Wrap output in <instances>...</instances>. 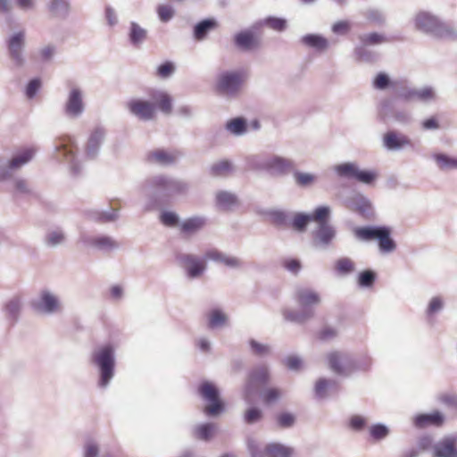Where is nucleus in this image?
I'll return each instance as SVG.
<instances>
[{
	"instance_id": "nucleus-23",
	"label": "nucleus",
	"mask_w": 457,
	"mask_h": 457,
	"mask_svg": "<svg viewBox=\"0 0 457 457\" xmlns=\"http://www.w3.org/2000/svg\"><path fill=\"white\" fill-rule=\"evenodd\" d=\"M218 27V23L213 19H206L197 23L194 29V36L197 40H203L212 29Z\"/></svg>"
},
{
	"instance_id": "nucleus-35",
	"label": "nucleus",
	"mask_w": 457,
	"mask_h": 457,
	"mask_svg": "<svg viewBox=\"0 0 457 457\" xmlns=\"http://www.w3.org/2000/svg\"><path fill=\"white\" fill-rule=\"evenodd\" d=\"M359 40L361 42V45L364 46H377L383 44L386 41L384 35L376 32L370 34H361L359 36Z\"/></svg>"
},
{
	"instance_id": "nucleus-32",
	"label": "nucleus",
	"mask_w": 457,
	"mask_h": 457,
	"mask_svg": "<svg viewBox=\"0 0 457 457\" xmlns=\"http://www.w3.org/2000/svg\"><path fill=\"white\" fill-rule=\"evenodd\" d=\"M35 154V149L27 148L21 154L13 157L9 162V168L17 169L29 162Z\"/></svg>"
},
{
	"instance_id": "nucleus-25",
	"label": "nucleus",
	"mask_w": 457,
	"mask_h": 457,
	"mask_svg": "<svg viewBox=\"0 0 457 457\" xmlns=\"http://www.w3.org/2000/svg\"><path fill=\"white\" fill-rule=\"evenodd\" d=\"M433 159L441 170H457V158L445 154H435Z\"/></svg>"
},
{
	"instance_id": "nucleus-28",
	"label": "nucleus",
	"mask_w": 457,
	"mask_h": 457,
	"mask_svg": "<svg viewBox=\"0 0 457 457\" xmlns=\"http://www.w3.org/2000/svg\"><path fill=\"white\" fill-rule=\"evenodd\" d=\"M444 417L440 412H434L431 414L420 415L415 419V425L417 427H425L428 424L441 425Z\"/></svg>"
},
{
	"instance_id": "nucleus-64",
	"label": "nucleus",
	"mask_w": 457,
	"mask_h": 457,
	"mask_svg": "<svg viewBox=\"0 0 457 457\" xmlns=\"http://www.w3.org/2000/svg\"><path fill=\"white\" fill-rule=\"evenodd\" d=\"M21 308V303L18 299H12L5 306L7 313L12 317L15 318L18 314Z\"/></svg>"
},
{
	"instance_id": "nucleus-58",
	"label": "nucleus",
	"mask_w": 457,
	"mask_h": 457,
	"mask_svg": "<svg viewBox=\"0 0 457 457\" xmlns=\"http://www.w3.org/2000/svg\"><path fill=\"white\" fill-rule=\"evenodd\" d=\"M420 101L428 102L435 99V92L432 87H426L417 89V97Z\"/></svg>"
},
{
	"instance_id": "nucleus-55",
	"label": "nucleus",
	"mask_w": 457,
	"mask_h": 457,
	"mask_svg": "<svg viewBox=\"0 0 457 457\" xmlns=\"http://www.w3.org/2000/svg\"><path fill=\"white\" fill-rule=\"evenodd\" d=\"M303 361L298 355H289L287 356V369L299 371L303 368Z\"/></svg>"
},
{
	"instance_id": "nucleus-40",
	"label": "nucleus",
	"mask_w": 457,
	"mask_h": 457,
	"mask_svg": "<svg viewBox=\"0 0 457 457\" xmlns=\"http://www.w3.org/2000/svg\"><path fill=\"white\" fill-rule=\"evenodd\" d=\"M217 204L224 209H228L237 204L234 195L228 192H219L216 195Z\"/></svg>"
},
{
	"instance_id": "nucleus-16",
	"label": "nucleus",
	"mask_w": 457,
	"mask_h": 457,
	"mask_svg": "<svg viewBox=\"0 0 457 457\" xmlns=\"http://www.w3.org/2000/svg\"><path fill=\"white\" fill-rule=\"evenodd\" d=\"M348 206L354 211H357L364 217H369L372 212V206L370 201L361 194L354 195L349 201Z\"/></svg>"
},
{
	"instance_id": "nucleus-29",
	"label": "nucleus",
	"mask_w": 457,
	"mask_h": 457,
	"mask_svg": "<svg viewBox=\"0 0 457 457\" xmlns=\"http://www.w3.org/2000/svg\"><path fill=\"white\" fill-rule=\"evenodd\" d=\"M293 179H294L295 184L301 187H311L317 180V177L314 174L308 173V172H302L299 170H295L293 172Z\"/></svg>"
},
{
	"instance_id": "nucleus-47",
	"label": "nucleus",
	"mask_w": 457,
	"mask_h": 457,
	"mask_svg": "<svg viewBox=\"0 0 457 457\" xmlns=\"http://www.w3.org/2000/svg\"><path fill=\"white\" fill-rule=\"evenodd\" d=\"M267 378H268V370L265 367H262L251 373L250 384L252 386H257L259 384H262V383L266 382Z\"/></svg>"
},
{
	"instance_id": "nucleus-39",
	"label": "nucleus",
	"mask_w": 457,
	"mask_h": 457,
	"mask_svg": "<svg viewBox=\"0 0 457 457\" xmlns=\"http://www.w3.org/2000/svg\"><path fill=\"white\" fill-rule=\"evenodd\" d=\"M354 54L360 61L362 62H374L377 59V54L370 51L367 46L360 45L354 48Z\"/></svg>"
},
{
	"instance_id": "nucleus-24",
	"label": "nucleus",
	"mask_w": 457,
	"mask_h": 457,
	"mask_svg": "<svg viewBox=\"0 0 457 457\" xmlns=\"http://www.w3.org/2000/svg\"><path fill=\"white\" fill-rule=\"evenodd\" d=\"M204 258L207 260H213L216 262H220L224 263L227 266L229 267H237L240 264V262L238 259L235 257L226 256L220 253L216 249L209 250L205 253Z\"/></svg>"
},
{
	"instance_id": "nucleus-14",
	"label": "nucleus",
	"mask_w": 457,
	"mask_h": 457,
	"mask_svg": "<svg viewBox=\"0 0 457 457\" xmlns=\"http://www.w3.org/2000/svg\"><path fill=\"white\" fill-rule=\"evenodd\" d=\"M150 97L154 102L155 108H158L164 114H170L172 112V98L165 91L153 90Z\"/></svg>"
},
{
	"instance_id": "nucleus-27",
	"label": "nucleus",
	"mask_w": 457,
	"mask_h": 457,
	"mask_svg": "<svg viewBox=\"0 0 457 457\" xmlns=\"http://www.w3.org/2000/svg\"><path fill=\"white\" fill-rule=\"evenodd\" d=\"M205 224V221L203 218L200 217H193L186 220L181 225L180 229L181 232L190 235L195 233L199 229H201Z\"/></svg>"
},
{
	"instance_id": "nucleus-26",
	"label": "nucleus",
	"mask_w": 457,
	"mask_h": 457,
	"mask_svg": "<svg viewBox=\"0 0 457 457\" xmlns=\"http://www.w3.org/2000/svg\"><path fill=\"white\" fill-rule=\"evenodd\" d=\"M154 185L158 188L170 190L175 193L182 192L184 189V186L182 183L168 179L165 177H158L154 179Z\"/></svg>"
},
{
	"instance_id": "nucleus-51",
	"label": "nucleus",
	"mask_w": 457,
	"mask_h": 457,
	"mask_svg": "<svg viewBox=\"0 0 457 457\" xmlns=\"http://www.w3.org/2000/svg\"><path fill=\"white\" fill-rule=\"evenodd\" d=\"M262 414V411L256 407H251L245 412V421L248 424L254 423L261 420Z\"/></svg>"
},
{
	"instance_id": "nucleus-2",
	"label": "nucleus",
	"mask_w": 457,
	"mask_h": 457,
	"mask_svg": "<svg viewBox=\"0 0 457 457\" xmlns=\"http://www.w3.org/2000/svg\"><path fill=\"white\" fill-rule=\"evenodd\" d=\"M389 228L384 226H367L357 228L354 230L355 237L361 240H377L379 251L384 253H392L396 249V244L391 238Z\"/></svg>"
},
{
	"instance_id": "nucleus-53",
	"label": "nucleus",
	"mask_w": 457,
	"mask_h": 457,
	"mask_svg": "<svg viewBox=\"0 0 457 457\" xmlns=\"http://www.w3.org/2000/svg\"><path fill=\"white\" fill-rule=\"evenodd\" d=\"M376 275L371 270H365L359 275V284L361 287H369L375 281Z\"/></svg>"
},
{
	"instance_id": "nucleus-5",
	"label": "nucleus",
	"mask_w": 457,
	"mask_h": 457,
	"mask_svg": "<svg viewBox=\"0 0 457 457\" xmlns=\"http://www.w3.org/2000/svg\"><path fill=\"white\" fill-rule=\"evenodd\" d=\"M198 392L203 399L208 402L204 407V413L208 416H216L224 410V403L220 398L219 390L211 382H203L199 387Z\"/></svg>"
},
{
	"instance_id": "nucleus-8",
	"label": "nucleus",
	"mask_w": 457,
	"mask_h": 457,
	"mask_svg": "<svg viewBox=\"0 0 457 457\" xmlns=\"http://www.w3.org/2000/svg\"><path fill=\"white\" fill-rule=\"evenodd\" d=\"M382 144L386 150L393 152L413 147V143L408 136L395 130H390L383 136Z\"/></svg>"
},
{
	"instance_id": "nucleus-34",
	"label": "nucleus",
	"mask_w": 457,
	"mask_h": 457,
	"mask_svg": "<svg viewBox=\"0 0 457 457\" xmlns=\"http://www.w3.org/2000/svg\"><path fill=\"white\" fill-rule=\"evenodd\" d=\"M226 129L234 135H241L246 131L247 124L244 118L237 117L228 120Z\"/></svg>"
},
{
	"instance_id": "nucleus-6",
	"label": "nucleus",
	"mask_w": 457,
	"mask_h": 457,
	"mask_svg": "<svg viewBox=\"0 0 457 457\" xmlns=\"http://www.w3.org/2000/svg\"><path fill=\"white\" fill-rule=\"evenodd\" d=\"M245 79L242 71H226L217 79L216 91L222 95L232 96L237 94Z\"/></svg>"
},
{
	"instance_id": "nucleus-11",
	"label": "nucleus",
	"mask_w": 457,
	"mask_h": 457,
	"mask_svg": "<svg viewBox=\"0 0 457 457\" xmlns=\"http://www.w3.org/2000/svg\"><path fill=\"white\" fill-rule=\"evenodd\" d=\"M328 358L329 368L338 375L347 376L353 370V361L347 354L332 353Z\"/></svg>"
},
{
	"instance_id": "nucleus-38",
	"label": "nucleus",
	"mask_w": 457,
	"mask_h": 457,
	"mask_svg": "<svg viewBox=\"0 0 457 457\" xmlns=\"http://www.w3.org/2000/svg\"><path fill=\"white\" fill-rule=\"evenodd\" d=\"M227 321V316L220 310L214 309L208 314V326L212 328L222 326Z\"/></svg>"
},
{
	"instance_id": "nucleus-49",
	"label": "nucleus",
	"mask_w": 457,
	"mask_h": 457,
	"mask_svg": "<svg viewBox=\"0 0 457 457\" xmlns=\"http://www.w3.org/2000/svg\"><path fill=\"white\" fill-rule=\"evenodd\" d=\"M214 429L215 428L212 424L201 425L195 430L196 436L203 440H208L212 436Z\"/></svg>"
},
{
	"instance_id": "nucleus-61",
	"label": "nucleus",
	"mask_w": 457,
	"mask_h": 457,
	"mask_svg": "<svg viewBox=\"0 0 457 457\" xmlns=\"http://www.w3.org/2000/svg\"><path fill=\"white\" fill-rule=\"evenodd\" d=\"M158 15L162 21H168L173 16V9L170 5H160L158 7Z\"/></svg>"
},
{
	"instance_id": "nucleus-62",
	"label": "nucleus",
	"mask_w": 457,
	"mask_h": 457,
	"mask_svg": "<svg viewBox=\"0 0 457 457\" xmlns=\"http://www.w3.org/2000/svg\"><path fill=\"white\" fill-rule=\"evenodd\" d=\"M264 22L269 28L278 31H281L285 28V21L282 19L270 17Z\"/></svg>"
},
{
	"instance_id": "nucleus-45",
	"label": "nucleus",
	"mask_w": 457,
	"mask_h": 457,
	"mask_svg": "<svg viewBox=\"0 0 457 457\" xmlns=\"http://www.w3.org/2000/svg\"><path fill=\"white\" fill-rule=\"evenodd\" d=\"M330 214V208L328 206H320L315 209L312 215V220L317 222L318 225L323 222H328L327 220Z\"/></svg>"
},
{
	"instance_id": "nucleus-22",
	"label": "nucleus",
	"mask_w": 457,
	"mask_h": 457,
	"mask_svg": "<svg viewBox=\"0 0 457 457\" xmlns=\"http://www.w3.org/2000/svg\"><path fill=\"white\" fill-rule=\"evenodd\" d=\"M358 168L359 165L356 162H343L335 165L333 170L340 178L355 179Z\"/></svg>"
},
{
	"instance_id": "nucleus-43",
	"label": "nucleus",
	"mask_w": 457,
	"mask_h": 457,
	"mask_svg": "<svg viewBox=\"0 0 457 457\" xmlns=\"http://www.w3.org/2000/svg\"><path fill=\"white\" fill-rule=\"evenodd\" d=\"M232 171V165L228 161H220L212 165L211 172L213 176H227Z\"/></svg>"
},
{
	"instance_id": "nucleus-15",
	"label": "nucleus",
	"mask_w": 457,
	"mask_h": 457,
	"mask_svg": "<svg viewBox=\"0 0 457 457\" xmlns=\"http://www.w3.org/2000/svg\"><path fill=\"white\" fill-rule=\"evenodd\" d=\"M24 32H19L13 35L8 42L10 56L17 65H21L23 62L21 49L24 45Z\"/></svg>"
},
{
	"instance_id": "nucleus-48",
	"label": "nucleus",
	"mask_w": 457,
	"mask_h": 457,
	"mask_svg": "<svg viewBox=\"0 0 457 457\" xmlns=\"http://www.w3.org/2000/svg\"><path fill=\"white\" fill-rule=\"evenodd\" d=\"M370 433L375 440H381L388 436L389 429L383 424H376L370 427Z\"/></svg>"
},
{
	"instance_id": "nucleus-9",
	"label": "nucleus",
	"mask_w": 457,
	"mask_h": 457,
	"mask_svg": "<svg viewBox=\"0 0 457 457\" xmlns=\"http://www.w3.org/2000/svg\"><path fill=\"white\" fill-rule=\"evenodd\" d=\"M336 229L329 222H323L312 231L313 245L321 249L329 246L336 237Z\"/></svg>"
},
{
	"instance_id": "nucleus-59",
	"label": "nucleus",
	"mask_w": 457,
	"mask_h": 457,
	"mask_svg": "<svg viewBox=\"0 0 457 457\" xmlns=\"http://www.w3.org/2000/svg\"><path fill=\"white\" fill-rule=\"evenodd\" d=\"M434 444L432 436L427 435L420 436L418 440L419 449L421 451L430 452L431 453Z\"/></svg>"
},
{
	"instance_id": "nucleus-56",
	"label": "nucleus",
	"mask_w": 457,
	"mask_h": 457,
	"mask_svg": "<svg viewBox=\"0 0 457 457\" xmlns=\"http://www.w3.org/2000/svg\"><path fill=\"white\" fill-rule=\"evenodd\" d=\"M69 4L65 0H51L49 9L53 13L66 12Z\"/></svg>"
},
{
	"instance_id": "nucleus-44",
	"label": "nucleus",
	"mask_w": 457,
	"mask_h": 457,
	"mask_svg": "<svg viewBox=\"0 0 457 457\" xmlns=\"http://www.w3.org/2000/svg\"><path fill=\"white\" fill-rule=\"evenodd\" d=\"M92 244L102 250H112L117 246V243L109 237H97L92 240Z\"/></svg>"
},
{
	"instance_id": "nucleus-50",
	"label": "nucleus",
	"mask_w": 457,
	"mask_h": 457,
	"mask_svg": "<svg viewBox=\"0 0 457 457\" xmlns=\"http://www.w3.org/2000/svg\"><path fill=\"white\" fill-rule=\"evenodd\" d=\"M444 308V302L440 296L433 297L426 310V313L428 316H431L436 312H439Z\"/></svg>"
},
{
	"instance_id": "nucleus-41",
	"label": "nucleus",
	"mask_w": 457,
	"mask_h": 457,
	"mask_svg": "<svg viewBox=\"0 0 457 457\" xmlns=\"http://www.w3.org/2000/svg\"><path fill=\"white\" fill-rule=\"evenodd\" d=\"M146 37V31L142 29L138 24L132 22L129 33L130 41L134 45H137L145 40Z\"/></svg>"
},
{
	"instance_id": "nucleus-17",
	"label": "nucleus",
	"mask_w": 457,
	"mask_h": 457,
	"mask_svg": "<svg viewBox=\"0 0 457 457\" xmlns=\"http://www.w3.org/2000/svg\"><path fill=\"white\" fill-rule=\"evenodd\" d=\"M338 390V384L334 379L320 378L315 383L314 394L318 399H324Z\"/></svg>"
},
{
	"instance_id": "nucleus-20",
	"label": "nucleus",
	"mask_w": 457,
	"mask_h": 457,
	"mask_svg": "<svg viewBox=\"0 0 457 457\" xmlns=\"http://www.w3.org/2000/svg\"><path fill=\"white\" fill-rule=\"evenodd\" d=\"M252 457H286V448L282 445L270 444L263 452H258L253 445H249Z\"/></svg>"
},
{
	"instance_id": "nucleus-21",
	"label": "nucleus",
	"mask_w": 457,
	"mask_h": 457,
	"mask_svg": "<svg viewBox=\"0 0 457 457\" xmlns=\"http://www.w3.org/2000/svg\"><path fill=\"white\" fill-rule=\"evenodd\" d=\"M302 42L317 51H324L328 47V41L327 38L317 34H307L302 37Z\"/></svg>"
},
{
	"instance_id": "nucleus-33",
	"label": "nucleus",
	"mask_w": 457,
	"mask_h": 457,
	"mask_svg": "<svg viewBox=\"0 0 457 457\" xmlns=\"http://www.w3.org/2000/svg\"><path fill=\"white\" fill-rule=\"evenodd\" d=\"M354 262L347 257L338 259L335 263V270L338 275L345 276L354 271Z\"/></svg>"
},
{
	"instance_id": "nucleus-46",
	"label": "nucleus",
	"mask_w": 457,
	"mask_h": 457,
	"mask_svg": "<svg viewBox=\"0 0 457 457\" xmlns=\"http://www.w3.org/2000/svg\"><path fill=\"white\" fill-rule=\"evenodd\" d=\"M58 151L63 152V154L67 157H72L74 154L75 146L70 138V137H60V145L57 146Z\"/></svg>"
},
{
	"instance_id": "nucleus-12",
	"label": "nucleus",
	"mask_w": 457,
	"mask_h": 457,
	"mask_svg": "<svg viewBox=\"0 0 457 457\" xmlns=\"http://www.w3.org/2000/svg\"><path fill=\"white\" fill-rule=\"evenodd\" d=\"M129 112L140 120H150L155 117V107L148 101L133 99L128 102Z\"/></svg>"
},
{
	"instance_id": "nucleus-37",
	"label": "nucleus",
	"mask_w": 457,
	"mask_h": 457,
	"mask_svg": "<svg viewBox=\"0 0 457 457\" xmlns=\"http://www.w3.org/2000/svg\"><path fill=\"white\" fill-rule=\"evenodd\" d=\"M378 177L376 170H361L358 168L355 179L365 185H371Z\"/></svg>"
},
{
	"instance_id": "nucleus-31",
	"label": "nucleus",
	"mask_w": 457,
	"mask_h": 457,
	"mask_svg": "<svg viewBox=\"0 0 457 457\" xmlns=\"http://www.w3.org/2000/svg\"><path fill=\"white\" fill-rule=\"evenodd\" d=\"M37 308L47 312H52L58 309V301L49 293H43L41 301L37 304Z\"/></svg>"
},
{
	"instance_id": "nucleus-60",
	"label": "nucleus",
	"mask_w": 457,
	"mask_h": 457,
	"mask_svg": "<svg viewBox=\"0 0 457 457\" xmlns=\"http://www.w3.org/2000/svg\"><path fill=\"white\" fill-rule=\"evenodd\" d=\"M161 220L164 225L168 227H173L179 223V218L177 214L171 212H163L161 215Z\"/></svg>"
},
{
	"instance_id": "nucleus-57",
	"label": "nucleus",
	"mask_w": 457,
	"mask_h": 457,
	"mask_svg": "<svg viewBox=\"0 0 457 457\" xmlns=\"http://www.w3.org/2000/svg\"><path fill=\"white\" fill-rule=\"evenodd\" d=\"M350 29L351 25L347 21H339L332 26V31L337 35H346Z\"/></svg>"
},
{
	"instance_id": "nucleus-54",
	"label": "nucleus",
	"mask_w": 457,
	"mask_h": 457,
	"mask_svg": "<svg viewBox=\"0 0 457 457\" xmlns=\"http://www.w3.org/2000/svg\"><path fill=\"white\" fill-rule=\"evenodd\" d=\"M390 85V79L388 75L384 72L378 73L373 82V86L377 89H386Z\"/></svg>"
},
{
	"instance_id": "nucleus-52",
	"label": "nucleus",
	"mask_w": 457,
	"mask_h": 457,
	"mask_svg": "<svg viewBox=\"0 0 457 457\" xmlns=\"http://www.w3.org/2000/svg\"><path fill=\"white\" fill-rule=\"evenodd\" d=\"M175 71V66L171 62H165L157 68L158 77L165 79L170 77Z\"/></svg>"
},
{
	"instance_id": "nucleus-3",
	"label": "nucleus",
	"mask_w": 457,
	"mask_h": 457,
	"mask_svg": "<svg viewBox=\"0 0 457 457\" xmlns=\"http://www.w3.org/2000/svg\"><path fill=\"white\" fill-rule=\"evenodd\" d=\"M297 303L303 310L299 313H288L287 320L296 322H304L314 315L313 308L320 303L319 293L310 288H299L295 292Z\"/></svg>"
},
{
	"instance_id": "nucleus-36",
	"label": "nucleus",
	"mask_w": 457,
	"mask_h": 457,
	"mask_svg": "<svg viewBox=\"0 0 457 457\" xmlns=\"http://www.w3.org/2000/svg\"><path fill=\"white\" fill-rule=\"evenodd\" d=\"M378 177L376 170H361L358 168L355 179L365 185H371Z\"/></svg>"
},
{
	"instance_id": "nucleus-42",
	"label": "nucleus",
	"mask_w": 457,
	"mask_h": 457,
	"mask_svg": "<svg viewBox=\"0 0 457 457\" xmlns=\"http://www.w3.org/2000/svg\"><path fill=\"white\" fill-rule=\"evenodd\" d=\"M310 221H312L311 214L297 213L292 220V226L297 231H304Z\"/></svg>"
},
{
	"instance_id": "nucleus-18",
	"label": "nucleus",
	"mask_w": 457,
	"mask_h": 457,
	"mask_svg": "<svg viewBox=\"0 0 457 457\" xmlns=\"http://www.w3.org/2000/svg\"><path fill=\"white\" fill-rule=\"evenodd\" d=\"M178 158L177 153H170L162 149H157L147 154L146 160L151 163L168 165L173 163Z\"/></svg>"
},
{
	"instance_id": "nucleus-10",
	"label": "nucleus",
	"mask_w": 457,
	"mask_h": 457,
	"mask_svg": "<svg viewBox=\"0 0 457 457\" xmlns=\"http://www.w3.org/2000/svg\"><path fill=\"white\" fill-rule=\"evenodd\" d=\"M177 260L190 278L200 276L205 270L204 261L195 255L188 253L179 254Z\"/></svg>"
},
{
	"instance_id": "nucleus-30",
	"label": "nucleus",
	"mask_w": 457,
	"mask_h": 457,
	"mask_svg": "<svg viewBox=\"0 0 457 457\" xmlns=\"http://www.w3.org/2000/svg\"><path fill=\"white\" fill-rule=\"evenodd\" d=\"M282 396V391L276 387H268L261 394L262 402L268 406L273 405Z\"/></svg>"
},
{
	"instance_id": "nucleus-13",
	"label": "nucleus",
	"mask_w": 457,
	"mask_h": 457,
	"mask_svg": "<svg viewBox=\"0 0 457 457\" xmlns=\"http://www.w3.org/2000/svg\"><path fill=\"white\" fill-rule=\"evenodd\" d=\"M82 93L78 88H72L66 103V112L73 117L79 116L83 112Z\"/></svg>"
},
{
	"instance_id": "nucleus-1",
	"label": "nucleus",
	"mask_w": 457,
	"mask_h": 457,
	"mask_svg": "<svg viewBox=\"0 0 457 457\" xmlns=\"http://www.w3.org/2000/svg\"><path fill=\"white\" fill-rule=\"evenodd\" d=\"M415 28L426 34L438 38H457V29L449 23L441 21L436 16L428 12L416 14Z\"/></svg>"
},
{
	"instance_id": "nucleus-19",
	"label": "nucleus",
	"mask_w": 457,
	"mask_h": 457,
	"mask_svg": "<svg viewBox=\"0 0 457 457\" xmlns=\"http://www.w3.org/2000/svg\"><path fill=\"white\" fill-rule=\"evenodd\" d=\"M235 44L242 50L248 51L259 46L258 38L250 31H242L235 36Z\"/></svg>"
},
{
	"instance_id": "nucleus-4",
	"label": "nucleus",
	"mask_w": 457,
	"mask_h": 457,
	"mask_svg": "<svg viewBox=\"0 0 457 457\" xmlns=\"http://www.w3.org/2000/svg\"><path fill=\"white\" fill-rule=\"evenodd\" d=\"M94 361L100 368V385L106 386L113 376L114 357L113 348L110 345L101 346L94 354Z\"/></svg>"
},
{
	"instance_id": "nucleus-7",
	"label": "nucleus",
	"mask_w": 457,
	"mask_h": 457,
	"mask_svg": "<svg viewBox=\"0 0 457 457\" xmlns=\"http://www.w3.org/2000/svg\"><path fill=\"white\" fill-rule=\"evenodd\" d=\"M432 457H457V434H450L436 442Z\"/></svg>"
},
{
	"instance_id": "nucleus-63",
	"label": "nucleus",
	"mask_w": 457,
	"mask_h": 457,
	"mask_svg": "<svg viewBox=\"0 0 457 457\" xmlns=\"http://www.w3.org/2000/svg\"><path fill=\"white\" fill-rule=\"evenodd\" d=\"M285 166L283 159L280 158H272L267 163H265L264 168L269 170H283Z\"/></svg>"
}]
</instances>
